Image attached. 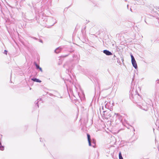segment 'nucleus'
Segmentation results:
<instances>
[{"label":"nucleus","mask_w":159,"mask_h":159,"mask_svg":"<svg viewBox=\"0 0 159 159\" xmlns=\"http://www.w3.org/2000/svg\"><path fill=\"white\" fill-rule=\"evenodd\" d=\"M135 92L136 94H134V96L133 97L134 99V102L137 103L138 106L139 108L145 111H147L148 107L147 103L141 99L136 90H135Z\"/></svg>","instance_id":"obj_1"},{"label":"nucleus","mask_w":159,"mask_h":159,"mask_svg":"<svg viewBox=\"0 0 159 159\" xmlns=\"http://www.w3.org/2000/svg\"><path fill=\"white\" fill-rule=\"evenodd\" d=\"M46 20L47 23H46V24H49L51 26L53 25L56 23H57V20L55 19L50 16L46 18Z\"/></svg>","instance_id":"obj_2"},{"label":"nucleus","mask_w":159,"mask_h":159,"mask_svg":"<svg viewBox=\"0 0 159 159\" xmlns=\"http://www.w3.org/2000/svg\"><path fill=\"white\" fill-rule=\"evenodd\" d=\"M130 56L131 57V62L133 66L135 69H136L138 68V66L135 58L132 54H130Z\"/></svg>","instance_id":"obj_3"},{"label":"nucleus","mask_w":159,"mask_h":159,"mask_svg":"<svg viewBox=\"0 0 159 159\" xmlns=\"http://www.w3.org/2000/svg\"><path fill=\"white\" fill-rule=\"evenodd\" d=\"M116 115V121L117 123H121L122 120V116L120 115L119 114H115Z\"/></svg>","instance_id":"obj_4"},{"label":"nucleus","mask_w":159,"mask_h":159,"mask_svg":"<svg viewBox=\"0 0 159 159\" xmlns=\"http://www.w3.org/2000/svg\"><path fill=\"white\" fill-rule=\"evenodd\" d=\"M103 52L107 56H110L112 55V53L107 50H104L103 51Z\"/></svg>","instance_id":"obj_5"},{"label":"nucleus","mask_w":159,"mask_h":159,"mask_svg":"<svg viewBox=\"0 0 159 159\" xmlns=\"http://www.w3.org/2000/svg\"><path fill=\"white\" fill-rule=\"evenodd\" d=\"M87 136L89 145V146H91V139L90 136L89 134H87Z\"/></svg>","instance_id":"obj_6"},{"label":"nucleus","mask_w":159,"mask_h":159,"mask_svg":"<svg viewBox=\"0 0 159 159\" xmlns=\"http://www.w3.org/2000/svg\"><path fill=\"white\" fill-rule=\"evenodd\" d=\"M62 48L61 47H59L57 48L55 50V52L57 53H59L60 52V51L62 50Z\"/></svg>","instance_id":"obj_7"},{"label":"nucleus","mask_w":159,"mask_h":159,"mask_svg":"<svg viewBox=\"0 0 159 159\" xmlns=\"http://www.w3.org/2000/svg\"><path fill=\"white\" fill-rule=\"evenodd\" d=\"M111 111H110L109 112L107 113L106 114L104 115H105L106 118L108 119L110 118L111 116Z\"/></svg>","instance_id":"obj_8"},{"label":"nucleus","mask_w":159,"mask_h":159,"mask_svg":"<svg viewBox=\"0 0 159 159\" xmlns=\"http://www.w3.org/2000/svg\"><path fill=\"white\" fill-rule=\"evenodd\" d=\"M31 80L34 82H37L40 83L41 82V81L39 79L36 78H32L31 79Z\"/></svg>","instance_id":"obj_9"},{"label":"nucleus","mask_w":159,"mask_h":159,"mask_svg":"<svg viewBox=\"0 0 159 159\" xmlns=\"http://www.w3.org/2000/svg\"><path fill=\"white\" fill-rule=\"evenodd\" d=\"M42 100V99L41 98H40L39 99H38L37 101H36L35 102V103L37 105L38 107V108L39 107V104H38V102H39V101H41Z\"/></svg>","instance_id":"obj_10"},{"label":"nucleus","mask_w":159,"mask_h":159,"mask_svg":"<svg viewBox=\"0 0 159 159\" xmlns=\"http://www.w3.org/2000/svg\"><path fill=\"white\" fill-rule=\"evenodd\" d=\"M95 143L96 141L95 140H93V141L91 142V143H92V146L93 148H94V146H95Z\"/></svg>","instance_id":"obj_11"},{"label":"nucleus","mask_w":159,"mask_h":159,"mask_svg":"<svg viewBox=\"0 0 159 159\" xmlns=\"http://www.w3.org/2000/svg\"><path fill=\"white\" fill-rule=\"evenodd\" d=\"M119 159H123V158L122 156V154L121 152H120L119 154Z\"/></svg>","instance_id":"obj_12"},{"label":"nucleus","mask_w":159,"mask_h":159,"mask_svg":"<svg viewBox=\"0 0 159 159\" xmlns=\"http://www.w3.org/2000/svg\"><path fill=\"white\" fill-rule=\"evenodd\" d=\"M73 58L74 60H75L76 58V60H78L77 55L75 54H74L73 55Z\"/></svg>","instance_id":"obj_13"},{"label":"nucleus","mask_w":159,"mask_h":159,"mask_svg":"<svg viewBox=\"0 0 159 159\" xmlns=\"http://www.w3.org/2000/svg\"><path fill=\"white\" fill-rule=\"evenodd\" d=\"M34 64L35 65L36 68L37 69H38V68L40 67L39 65H38L35 62H34Z\"/></svg>","instance_id":"obj_14"},{"label":"nucleus","mask_w":159,"mask_h":159,"mask_svg":"<svg viewBox=\"0 0 159 159\" xmlns=\"http://www.w3.org/2000/svg\"><path fill=\"white\" fill-rule=\"evenodd\" d=\"M102 110L103 111V112H104V114L105 115V113H106L107 112L106 111H104V109H103V106H102Z\"/></svg>","instance_id":"obj_15"},{"label":"nucleus","mask_w":159,"mask_h":159,"mask_svg":"<svg viewBox=\"0 0 159 159\" xmlns=\"http://www.w3.org/2000/svg\"><path fill=\"white\" fill-rule=\"evenodd\" d=\"M7 51L6 50H4V52H3V53L4 54H5L6 55H7Z\"/></svg>","instance_id":"obj_16"},{"label":"nucleus","mask_w":159,"mask_h":159,"mask_svg":"<svg viewBox=\"0 0 159 159\" xmlns=\"http://www.w3.org/2000/svg\"><path fill=\"white\" fill-rule=\"evenodd\" d=\"M67 66V64H65L64 66H63V67L66 68L67 70V68H66V66Z\"/></svg>","instance_id":"obj_17"},{"label":"nucleus","mask_w":159,"mask_h":159,"mask_svg":"<svg viewBox=\"0 0 159 159\" xmlns=\"http://www.w3.org/2000/svg\"><path fill=\"white\" fill-rule=\"evenodd\" d=\"M3 148V149H4V147L2 146L1 143L0 142V148Z\"/></svg>","instance_id":"obj_18"},{"label":"nucleus","mask_w":159,"mask_h":159,"mask_svg":"<svg viewBox=\"0 0 159 159\" xmlns=\"http://www.w3.org/2000/svg\"><path fill=\"white\" fill-rule=\"evenodd\" d=\"M38 69H39L41 72L42 71V68L41 67H39L38 68Z\"/></svg>","instance_id":"obj_19"},{"label":"nucleus","mask_w":159,"mask_h":159,"mask_svg":"<svg viewBox=\"0 0 159 159\" xmlns=\"http://www.w3.org/2000/svg\"><path fill=\"white\" fill-rule=\"evenodd\" d=\"M156 82L157 84H159V80H157Z\"/></svg>","instance_id":"obj_20"},{"label":"nucleus","mask_w":159,"mask_h":159,"mask_svg":"<svg viewBox=\"0 0 159 159\" xmlns=\"http://www.w3.org/2000/svg\"><path fill=\"white\" fill-rule=\"evenodd\" d=\"M111 139L113 140H115V138L114 137H111Z\"/></svg>","instance_id":"obj_21"},{"label":"nucleus","mask_w":159,"mask_h":159,"mask_svg":"<svg viewBox=\"0 0 159 159\" xmlns=\"http://www.w3.org/2000/svg\"><path fill=\"white\" fill-rule=\"evenodd\" d=\"M68 55V54H67V55H65L64 56H63L64 57H67Z\"/></svg>","instance_id":"obj_22"},{"label":"nucleus","mask_w":159,"mask_h":159,"mask_svg":"<svg viewBox=\"0 0 159 159\" xmlns=\"http://www.w3.org/2000/svg\"><path fill=\"white\" fill-rule=\"evenodd\" d=\"M115 147V146H111V147H110V148H114Z\"/></svg>","instance_id":"obj_23"},{"label":"nucleus","mask_w":159,"mask_h":159,"mask_svg":"<svg viewBox=\"0 0 159 159\" xmlns=\"http://www.w3.org/2000/svg\"><path fill=\"white\" fill-rule=\"evenodd\" d=\"M39 42H41V43H43V41L42 40H41V39L40 40Z\"/></svg>","instance_id":"obj_24"},{"label":"nucleus","mask_w":159,"mask_h":159,"mask_svg":"<svg viewBox=\"0 0 159 159\" xmlns=\"http://www.w3.org/2000/svg\"><path fill=\"white\" fill-rule=\"evenodd\" d=\"M33 38L34 39H37L35 37H33Z\"/></svg>","instance_id":"obj_25"},{"label":"nucleus","mask_w":159,"mask_h":159,"mask_svg":"<svg viewBox=\"0 0 159 159\" xmlns=\"http://www.w3.org/2000/svg\"><path fill=\"white\" fill-rule=\"evenodd\" d=\"M157 122H158V121L157 120L156 122V125H157Z\"/></svg>","instance_id":"obj_26"},{"label":"nucleus","mask_w":159,"mask_h":159,"mask_svg":"<svg viewBox=\"0 0 159 159\" xmlns=\"http://www.w3.org/2000/svg\"><path fill=\"white\" fill-rule=\"evenodd\" d=\"M100 112H101V111H102V110H102V109H101V108H100Z\"/></svg>","instance_id":"obj_27"},{"label":"nucleus","mask_w":159,"mask_h":159,"mask_svg":"<svg viewBox=\"0 0 159 159\" xmlns=\"http://www.w3.org/2000/svg\"><path fill=\"white\" fill-rule=\"evenodd\" d=\"M40 141H42V139L41 138H40Z\"/></svg>","instance_id":"obj_28"},{"label":"nucleus","mask_w":159,"mask_h":159,"mask_svg":"<svg viewBox=\"0 0 159 159\" xmlns=\"http://www.w3.org/2000/svg\"><path fill=\"white\" fill-rule=\"evenodd\" d=\"M116 57V56H115V55H114V58H115V57Z\"/></svg>","instance_id":"obj_29"},{"label":"nucleus","mask_w":159,"mask_h":159,"mask_svg":"<svg viewBox=\"0 0 159 159\" xmlns=\"http://www.w3.org/2000/svg\"><path fill=\"white\" fill-rule=\"evenodd\" d=\"M122 61L123 62V61H124V60L123 58H122Z\"/></svg>","instance_id":"obj_30"}]
</instances>
